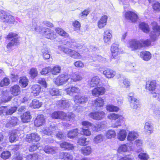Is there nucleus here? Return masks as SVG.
Wrapping results in <instances>:
<instances>
[{
	"label": "nucleus",
	"mask_w": 160,
	"mask_h": 160,
	"mask_svg": "<svg viewBox=\"0 0 160 160\" xmlns=\"http://www.w3.org/2000/svg\"><path fill=\"white\" fill-rule=\"evenodd\" d=\"M78 136H79V133L77 131H70L67 134L68 137L71 139H73Z\"/></svg>",
	"instance_id": "obj_44"
},
{
	"label": "nucleus",
	"mask_w": 160,
	"mask_h": 160,
	"mask_svg": "<svg viewBox=\"0 0 160 160\" xmlns=\"http://www.w3.org/2000/svg\"><path fill=\"white\" fill-rule=\"evenodd\" d=\"M90 12V11L88 10H85L79 15V18L83 19L87 16Z\"/></svg>",
	"instance_id": "obj_57"
},
{
	"label": "nucleus",
	"mask_w": 160,
	"mask_h": 160,
	"mask_svg": "<svg viewBox=\"0 0 160 160\" xmlns=\"http://www.w3.org/2000/svg\"><path fill=\"white\" fill-rule=\"evenodd\" d=\"M103 140V138L102 135H98L96 136L93 139V142L95 144H98L102 142Z\"/></svg>",
	"instance_id": "obj_51"
},
{
	"label": "nucleus",
	"mask_w": 160,
	"mask_h": 160,
	"mask_svg": "<svg viewBox=\"0 0 160 160\" xmlns=\"http://www.w3.org/2000/svg\"><path fill=\"white\" fill-rule=\"evenodd\" d=\"M138 136V133L134 131H130L127 137L128 140L130 141H133L136 138H137Z\"/></svg>",
	"instance_id": "obj_29"
},
{
	"label": "nucleus",
	"mask_w": 160,
	"mask_h": 160,
	"mask_svg": "<svg viewBox=\"0 0 160 160\" xmlns=\"http://www.w3.org/2000/svg\"><path fill=\"white\" fill-rule=\"evenodd\" d=\"M111 51L112 53V56L113 57L112 58L111 60L112 61L115 60V62L118 63V59L116 58L115 57L118 55L119 51L118 45L114 43L113 44L111 47Z\"/></svg>",
	"instance_id": "obj_10"
},
{
	"label": "nucleus",
	"mask_w": 160,
	"mask_h": 160,
	"mask_svg": "<svg viewBox=\"0 0 160 160\" xmlns=\"http://www.w3.org/2000/svg\"><path fill=\"white\" fill-rule=\"evenodd\" d=\"M11 156L10 152L8 150L4 151L2 152L1 154V158L3 160H7Z\"/></svg>",
	"instance_id": "obj_40"
},
{
	"label": "nucleus",
	"mask_w": 160,
	"mask_h": 160,
	"mask_svg": "<svg viewBox=\"0 0 160 160\" xmlns=\"http://www.w3.org/2000/svg\"><path fill=\"white\" fill-rule=\"evenodd\" d=\"M70 78L72 82H76L81 80L82 79V77L79 72H76L71 75Z\"/></svg>",
	"instance_id": "obj_20"
},
{
	"label": "nucleus",
	"mask_w": 160,
	"mask_h": 160,
	"mask_svg": "<svg viewBox=\"0 0 160 160\" xmlns=\"http://www.w3.org/2000/svg\"><path fill=\"white\" fill-rule=\"evenodd\" d=\"M57 105L59 107L62 109H66L68 108L70 104L68 101L62 100L58 101Z\"/></svg>",
	"instance_id": "obj_22"
},
{
	"label": "nucleus",
	"mask_w": 160,
	"mask_h": 160,
	"mask_svg": "<svg viewBox=\"0 0 160 160\" xmlns=\"http://www.w3.org/2000/svg\"><path fill=\"white\" fill-rule=\"evenodd\" d=\"M28 79L25 77H21L19 81L21 86L24 88L25 87L28 85Z\"/></svg>",
	"instance_id": "obj_41"
},
{
	"label": "nucleus",
	"mask_w": 160,
	"mask_h": 160,
	"mask_svg": "<svg viewBox=\"0 0 160 160\" xmlns=\"http://www.w3.org/2000/svg\"><path fill=\"white\" fill-rule=\"evenodd\" d=\"M65 91L67 92V94L72 96L73 93H78L79 92L80 89L77 87L73 86L71 88L66 89Z\"/></svg>",
	"instance_id": "obj_27"
},
{
	"label": "nucleus",
	"mask_w": 160,
	"mask_h": 160,
	"mask_svg": "<svg viewBox=\"0 0 160 160\" xmlns=\"http://www.w3.org/2000/svg\"><path fill=\"white\" fill-rule=\"evenodd\" d=\"M108 17L106 15L102 16L98 22V26L99 28H104L107 24Z\"/></svg>",
	"instance_id": "obj_18"
},
{
	"label": "nucleus",
	"mask_w": 160,
	"mask_h": 160,
	"mask_svg": "<svg viewBox=\"0 0 160 160\" xmlns=\"http://www.w3.org/2000/svg\"><path fill=\"white\" fill-rule=\"evenodd\" d=\"M72 25L74 27L75 30L79 29L81 26L80 23L77 20L74 21L72 23Z\"/></svg>",
	"instance_id": "obj_63"
},
{
	"label": "nucleus",
	"mask_w": 160,
	"mask_h": 160,
	"mask_svg": "<svg viewBox=\"0 0 160 160\" xmlns=\"http://www.w3.org/2000/svg\"><path fill=\"white\" fill-rule=\"evenodd\" d=\"M32 93L34 96H38L41 91V87L38 85L36 84L33 85L31 88Z\"/></svg>",
	"instance_id": "obj_21"
},
{
	"label": "nucleus",
	"mask_w": 160,
	"mask_h": 160,
	"mask_svg": "<svg viewBox=\"0 0 160 160\" xmlns=\"http://www.w3.org/2000/svg\"><path fill=\"white\" fill-rule=\"evenodd\" d=\"M138 157L141 160H148L149 158L148 155L144 152H141L138 155Z\"/></svg>",
	"instance_id": "obj_53"
},
{
	"label": "nucleus",
	"mask_w": 160,
	"mask_h": 160,
	"mask_svg": "<svg viewBox=\"0 0 160 160\" xmlns=\"http://www.w3.org/2000/svg\"><path fill=\"white\" fill-rule=\"evenodd\" d=\"M39 157L37 154H30L28 156V160H38Z\"/></svg>",
	"instance_id": "obj_62"
},
{
	"label": "nucleus",
	"mask_w": 160,
	"mask_h": 160,
	"mask_svg": "<svg viewBox=\"0 0 160 160\" xmlns=\"http://www.w3.org/2000/svg\"><path fill=\"white\" fill-rule=\"evenodd\" d=\"M106 108L108 111L111 112H117L119 110L118 107L111 105L107 106Z\"/></svg>",
	"instance_id": "obj_42"
},
{
	"label": "nucleus",
	"mask_w": 160,
	"mask_h": 160,
	"mask_svg": "<svg viewBox=\"0 0 160 160\" xmlns=\"http://www.w3.org/2000/svg\"><path fill=\"white\" fill-rule=\"evenodd\" d=\"M88 116L93 119L100 120L105 117V113L103 111H94L89 113Z\"/></svg>",
	"instance_id": "obj_6"
},
{
	"label": "nucleus",
	"mask_w": 160,
	"mask_h": 160,
	"mask_svg": "<svg viewBox=\"0 0 160 160\" xmlns=\"http://www.w3.org/2000/svg\"><path fill=\"white\" fill-rule=\"evenodd\" d=\"M68 43H71L70 47L73 49H76L79 48V47H80L78 44L75 42L74 40H72L70 42H67L66 43L67 44H68Z\"/></svg>",
	"instance_id": "obj_56"
},
{
	"label": "nucleus",
	"mask_w": 160,
	"mask_h": 160,
	"mask_svg": "<svg viewBox=\"0 0 160 160\" xmlns=\"http://www.w3.org/2000/svg\"><path fill=\"white\" fill-rule=\"evenodd\" d=\"M38 72L36 68H32L30 70L29 74L31 77L33 78H35L38 75Z\"/></svg>",
	"instance_id": "obj_54"
},
{
	"label": "nucleus",
	"mask_w": 160,
	"mask_h": 160,
	"mask_svg": "<svg viewBox=\"0 0 160 160\" xmlns=\"http://www.w3.org/2000/svg\"><path fill=\"white\" fill-rule=\"evenodd\" d=\"M42 33L45 37L48 39H53L57 37L54 31L48 28H43L42 30Z\"/></svg>",
	"instance_id": "obj_5"
},
{
	"label": "nucleus",
	"mask_w": 160,
	"mask_h": 160,
	"mask_svg": "<svg viewBox=\"0 0 160 160\" xmlns=\"http://www.w3.org/2000/svg\"><path fill=\"white\" fill-rule=\"evenodd\" d=\"M51 68L48 67L43 68L40 72V73L42 75H45L48 74L50 72H51Z\"/></svg>",
	"instance_id": "obj_61"
},
{
	"label": "nucleus",
	"mask_w": 160,
	"mask_h": 160,
	"mask_svg": "<svg viewBox=\"0 0 160 160\" xmlns=\"http://www.w3.org/2000/svg\"><path fill=\"white\" fill-rule=\"evenodd\" d=\"M42 105V102H39V101L36 99L33 100L30 103V105L31 107L33 108H39Z\"/></svg>",
	"instance_id": "obj_38"
},
{
	"label": "nucleus",
	"mask_w": 160,
	"mask_h": 160,
	"mask_svg": "<svg viewBox=\"0 0 160 160\" xmlns=\"http://www.w3.org/2000/svg\"><path fill=\"white\" fill-rule=\"evenodd\" d=\"M70 57L74 59H80L82 58V55L76 51L72 50L70 54Z\"/></svg>",
	"instance_id": "obj_46"
},
{
	"label": "nucleus",
	"mask_w": 160,
	"mask_h": 160,
	"mask_svg": "<svg viewBox=\"0 0 160 160\" xmlns=\"http://www.w3.org/2000/svg\"><path fill=\"white\" fill-rule=\"evenodd\" d=\"M140 58L145 61H148L152 58L151 53L148 51H143L141 52L140 53Z\"/></svg>",
	"instance_id": "obj_15"
},
{
	"label": "nucleus",
	"mask_w": 160,
	"mask_h": 160,
	"mask_svg": "<svg viewBox=\"0 0 160 160\" xmlns=\"http://www.w3.org/2000/svg\"><path fill=\"white\" fill-rule=\"evenodd\" d=\"M112 35L109 30H106L103 34V40L105 43L108 44L110 42Z\"/></svg>",
	"instance_id": "obj_19"
},
{
	"label": "nucleus",
	"mask_w": 160,
	"mask_h": 160,
	"mask_svg": "<svg viewBox=\"0 0 160 160\" xmlns=\"http://www.w3.org/2000/svg\"><path fill=\"white\" fill-rule=\"evenodd\" d=\"M125 18L132 22H135L137 20L138 16L134 12L128 11L125 12L124 14Z\"/></svg>",
	"instance_id": "obj_9"
},
{
	"label": "nucleus",
	"mask_w": 160,
	"mask_h": 160,
	"mask_svg": "<svg viewBox=\"0 0 160 160\" xmlns=\"http://www.w3.org/2000/svg\"><path fill=\"white\" fill-rule=\"evenodd\" d=\"M107 117L109 119L115 120L118 118H120L121 117L122 118V117L121 115L114 113H112L109 114L108 115Z\"/></svg>",
	"instance_id": "obj_48"
},
{
	"label": "nucleus",
	"mask_w": 160,
	"mask_h": 160,
	"mask_svg": "<svg viewBox=\"0 0 160 160\" xmlns=\"http://www.w3.org/2000/svg\"><path fill=\"white\" fill-rule=\"evenodd\" d=\"M49 91L50 94L52 96L58 95L60 93L59 90L55 88H49Z\"/></svg>",
	"instance_id": "obj_52"
},
{
	"label": "nucleus",
	"mask_w": 160,
	"mask_h": 160,
	"mask_svg": "<svg viewBox=\"0 0 160 160\" xmlns=\"http://www.w3.org/2000/svg\"><path fill=\"white\" fill-rule=\"evenodd\" d=\"M65 119L67 121H70L71 119H73L75 117V115L72 112H69L66 113Z\"/></svg>",
	"instance_id": "obj_58"
},
{
	"label": "nucleus",
	"mask_w": 160,
	"mask_h": 160,
	"mask_svg": "<svg viewBox=\"0 0 160 160\" xmlns=\"http://www.w3.org/2000/svg\"><path fill=\"white\" fill-rule=\"evenodd\" d=\"M45 119L42 115H38L34 120V125L36 127H40L44 123Z\"/></svg>",
	"instance_id": "obj_13"
},
{
	"label": "nucleus",
	"mask_w": 160,
	"mask_h": 160,
	"mask_svg": "<svg viewBox=\"0 0 160 160\" xmlns=\"http://www.w3.org/2000/svg\"><path fill=\"white\" fill-rule=\"evenodd\" d=\"M115 136L116 133L114 131H108L106 134V137L108 139L114 138Z\"/></svg>",
	"instance_id": "obj_59"
},
{
	"label": "nucleus",
	"mask_w": 160,
	"mask_h": 160,
	"mask_svg": "<svg viewBox=\"0 0 160 160\" xmlns=\"http://www.w3.org/2000/svg\"><path fill=\"white\" fill-rule=\"evenodd\" d=\"M20 43L19 41L18 38H14L7 45L8 49H10L12 46L15 45H18Z\"/></svg>",
	"instance_id": "obj_32"
},
{
	"label": "nucleus",
	"mask_w": 160,
	"mask_h": 160,
	"mask_svg": "<svg viewBox=\"0 0 160 160\" xmlns=\"http://www.w3.org/2000/svg\"><path fill=\"white\" fill-rule=\"evenodd\" d=\"M0 18L3 22L12 24L16 23L14 17L12 16L7 15L4 11H0Z\"/></svg>",
	"instance_id": "obj_3"
},
{
	"label": "nucleus",
	"mask_w": 160,
	"mask_h": 160,
	"mask_svg": "<svg viewBox=\"0 0 160 160\" xmlns=\"http://www.w3.org/2000/svg\"><path fill=\"white\" fill-rule=\"evenodd\" d=\"M21 119L23 122H28L30 121L31 118V116L30 115V112H26L21 116Z\"/></svg>",
	"instance_id": "obj_35"
},
{
	"label": "nucleus",
	"mask_w": 160,
	"mask_h": 160,
	"mask_svg": "<svg viewBox=\"0 0 160 160\" xmlns=\"http://www.w3.org/2000/svg\"><path fill=\"white\" fill-rule=\"evenodd\" d=\"M82 125L83 126V130H88L89 129H96L98 128H100V126H98L97 128L96 126H94L91 122L88 121H84L82 122Z\"/></svg>",
	"instance_id": "obj_12"
},
{
	"label": "nucleus",
	"mask_w": 160,
	"mask_h": 160,
	"mask_svg": "<svg viewBox=\"0 0 160 160\" xmlns=\"http://www.w3.org/2000/svg\"><path fill=\"white\" fill-rule=\"evenodd\" d=\"M10 92L13 96H17L20 93V88L18 85H14L11 87Z\"/></svg>",
	"instance_id": "obj_23"
},
{
	"label": "nucleus",
	"mask_w": 160,
	"mask_h": 160,
	"mask_svg": "<svg viewBox=\"0 0 160 160\" xmlns=\"http://www.w3.org/2000/svg\"><path fill=\"white\" fill-rule=\"evenodd\" d=\"M17 137L18 135L16 133H12L9 138L10 142H15Z\"/></svg>",
	"instance_id": "obj_60"
},
{
	"label": "nucleus",
	"mask_w": 160,
	"mask_h": 160,
	"mask_svg": "<svg viewBox=\"0 0 160 160\" xmlns=\"http://www.w3.org/2000/svg\"><path fill=\"white\" fill-rule=\"evenodd\" d=\"M61 70V68L58 65L55 66L53 68H51V72L53 75H57L60 73Z\"/></svg>",
	"instance_id": "obj_43"
},
{
	"label": "nucleus",
	"mask_w": 160,
	"mask_h": 160,
	"mask_svg": "<svg viewBox=\"0 0 160 160\" xmlns=\"http://www.w3.org/2000/svg\"><path fill=\"white\" fill-rule=\"evenodd\" d=\"M141 47L142 44L138 41L135 39L131 40L128 42V47L132 50H136Z\"/></svg>",
	"instance_id": "obj_8"
},
{
	"label": "nucleus",
	"mask_w": 160,
	"mask_h": 160,
	"mask_svg": "<svg viewBox=\"0 0 160 160\" xmlns=\"http://www.w3.org/2000/svg\"><path fill=\"white\" fill-rule=\"evenodd\" d=\"M88 98L86 96H83L81 97L79 96L76 95L74 98V101L76 103L83 104L86 103L88 101Z\"/></svg>",
	"instance_id": "obj_14"
},
{
	"label": "nucleus",
	"mask_w": 160,
	"mask_h": 160,
	"mask_svg": "<svg viewBox=\"0 0 160 160\" xmlns=\"http://www.w3.org/2000/svg\"><path fill=\"white\" fill-rule=\"evenodd\" d=\"M40 139L39 135L37 133H32L27 135L26 137V141L29 142H37Z\"/></svg>",
	"instance_id": "obj_11"
},
{
	"label": "nucleus",
	"mask_w": 160,
	"mask_h": 160,
	"mask_svg": "<svg viewBox=\"0 0 160 160\" xmlns=\"http://www.w3.org/2000/svg\"><path fill=\"white\" fill-rule=\"evenodd\" d=\"M103 74L108 78H113L116 74L115 72L112 70H106L103 71Z\"/></svg>",
	"instance_id": "obj_30"
},
{
	"label": "nucleus",
	"mask_w": 160,
	"mask_h": 160,
	"mask_svg": "<svg viewBox=\"0 0 160 160\" xmlns=\"http://www.w3.org/2000/svg\"><path fill=\"white\" fill-rule=\"evenodd\" d=\"M139 27L143 32L146 33H148L150 30L149 26L144 22L141 23L139 24Z\"/></svg>",
	"instance_id": "obj_36"
},
{
	"label": "nucleus",
	"mask_w": 160,
	"mask_h": 160,
	"mask_svg": "<svg viewBox=\"0 0 160 160\" xmlns=\"http://www.w3.org/2000/svg\"><path fill=\"white\" fill-rule=\"evenodd\" d=\"M60 146L61 148L65 150H72L74 148L73 144L66 142L61 143Z\"/></svg>",
	"instance_id": "obj_24"
},
{
	"label": "nucleus",
	"mask_w": 160,
	"mask_h": 160,
	"mask_svg": "<svg viewBox=\"0 0 160 160\" xmlns=\"http://www.w3.org/2000/svg\"><path fill=\"white\" fill-rule=\"evenodd\" d=\"M100 79L98 77H94L92 78L90 83V86L91 87H96L100 83Z\"/></svg>",
	"instance_id": "obj_33"
},
{
	"label": "nucleus",
	"mask_w": 160,
	"mask_h": 160,
	"mask_svg": "<svg viewBox=\"0 0 160 160\" xmlns=\"http://www.w3.org/2000/svg\"><path fill=\"white\" fill-rule=\"evenodd\" d=\"M18 120L16 117H14L13 118L10 120L9 122L6 124V126L7 127L14 126L17 123Z\"/></svg>",
	"instance_id": "obj_45"
},
{
	"label": "nucleus",
	"mask_w": 160,
	"mask_h": 160,
	"mask_svg": "<svg viewBox=\"0 0 160 160\" xmlns=\"http://www.w3.org/2000/svg\"><path fill=\"white\" fill-rule=\"evenodd\" d=\"M69 78L68 74L66 73L61 74L55 79L54 82L58 86L62 85L66 83Z\"/></svg>",
	"instance_id": "obj_4"
},
{
	"label": "nucleus",
	"mask_w": 160,
	"mask_h": 160,
	"mask_svg": "<svg viewBox=\"0 0 160 160\" xmlns=\"http://www.w3.org/2000/svg\"><path fill=\"white\" fill-rule=\"evenodd\" d=\"M118 151L120 153L122 152H125L128 151V149L127 146L125 144L121 145L118 148Z\"/></svg>",
	"instance_id": "obj_55"
},
{
	"label": "nucleus",
	"mask_w": 160,
	"mask_h": 160,
	"mask_svg": "<svg viewBox=\"0 0 160 160\" xmlns=\"http://www.w3.org/2000/svg\"><path fill=\"white\" fill-rule=\"evenodd\" d=\"M55 30L58 34L64 38L68 37V34L61 28H56Z\"/></svg>",
	"instance_id": "obj_34"
},
{
	"label": "nucleus",
	"mask_w": 160,
	"mask_h": 160,
	"mask_svg": "<svg viewBox=\"0 0 160 160\" xmlns=\"http://www.w3.org/2000/svg\"><path fill=\"white\" fill-rule=\"evenodd\" d=\"M126 136V131H119L118 133L117 137L120 141H122L125 140Z\"/></svg>",
	"instance_id": "obj_39"
},
{
	"label": "nucleus",
	"mask_w": 160,
	"mask_h": 160,
	"mask_svg": "<svg viewBox=\"0 0 160 160\" xmlns=\"http://www.w3.org/2000/svg\"><path fill=\"white\" fill-rule=\"evenodd\" d=\"M152 31L149 33L150 40L152 42H154L158 40L160 35V26L153 22L152 23Z\"/></svg>",
	"instance_id": "obj_1"
},
{
	"label": "nucleus",
	"mask_w": 160,
	"mask_h": 160,
	"mask_svg": "<svg viewBox=\"0 0 160 160\" xmlns=\"http://www.w3.org/2000/svg\"><path fill=\"white\" fill-rule=\"evenodd\" d=\"M157 83L155 80L148 81L147 82L146 88L150 92L152 96L156 98L160 90H157Z\"/></svg>",
	"instance_id": "obj_2"
},
{
	"label": "nucleus",
	"mask_w": 160,
	"mask_h": 160,
	"mask_svg": "<svg viewBox=\"0 0 160 160\" xmlns=\"http://www.w3.org/2000/svg\"><path fill=\"white\" fill-rule=\"evenodd\" d=\"M130 105L132 108L135 110L140 107L139 101L137 99H132L130 102Z\"/></svg>",
	"instance_id": "obj_28"
},
{
	"label": "nucleus",
	"mask_w": 160,
	"mask_h": 160,
	"mask_svg": "<svg viewBox=\"0 0 160 160\" xmlns=\"http://www.w3.org/2000/svg\"><path fill=\"white\" fill-rule=\"evenodd\" d=\"M151 109L153 110L154 117L157 120H160V108L158 107L154 108L153 107Z\"/></svg>",
	"instance_id": "obj_31"
},
{
	"label": "nucleus",
	"mask_w": 160,
	"mask_h": 160,
	"mask_svg": "<svg viewBox=\"0 0 160 160\" xmlns=\"http://www.w3.org/2000/svg\"><path fill=\"white\" fill-rule=\"evenodd\" d=\"M17 109V107H13L9 109H7L6 107L5 113L6 115H12L16 111Z\"/></svg>",
	"instance_id": "obj_49"
},
{
	"label": "nucleus",
	"mask_w": 160,
	"mask_h": 160,
	"mask_svg": "<svg viewBox=\"0 0 160 160\" xmlns=\"http://www.w3.org/2000/svg\"><path fill=\"white\" fill-rule=\"evenodd\" d=\"M58 149L56 147L49 145L45 146L43 149L44 152L48 154H53L57 152Z\"/></svg>",
	"instance_id": "obj_16"
},
{
	"label": "nucleus",
	"mask_w": 160,
	"mask_h": 160,
	"mask_svg": "<svg viewBox=\"0 0 160 160\" xmlns=\"http://www.w3.org/2000/svg\"><path fill=\"white\" fill-rule=\"evenodd\" d=\"M80 151L81 153L85 156L89 155L92 152L91 148L89 146L82 147Z\"/></svg>",
	"instance_id": "obj_25"
},
{
	"label": "nucleus",
	"mask_w": 160,
	"mask_h": 160,
	"mask_svg": "<svg viewBox=\"0 0 160 160\" xmlns=\"http://www.w3.org/2000/svg\"><path fill=\"white\" fill-rule=\"evenodd\" d=\"M10 83V80L8 78H5L1 80L0 83L1 87H4L8 85Z\"/></svg>",
	"instance_id": "obj_50"
},
{
	"label": "nucleus",
	"mask_w": 160,
	"mask_h": 160,
	"mask_svg": "<svg viewBox=\"0 0 160 160\" xmlns=\"http://www.w3.org/2000/svg\"><path fill=\"white\" fill-rule=\"evenodd\" d=\"M106 92V88L102 86L97 87L92 89V93L93 96L98 97L104 95Z\"/></svg>",
	"instance_id": "obj_7"
},
{
	"label": "nucleus",
	"mask_w": 160,
	"mask_h": 160,
	"mask_svg": "<svg viewBox=\"0 0 160 160\" xmlns=\"http://www.w3.org/2000/svg\"><path fill=\"white\" fill-rule=\"evenodd\" d=\"M104 100L102 98L98 97L92 101V104L93 106L101 107L104 105Z\"/></svg>",
	"instance_id": "obj_17"
},
{
	"label": "nucleus",
	"mask_w": 160,
	"mask_h": 160,
	"mask_svg": "<svg viewBox=\"0 0 160 160\" xmlns=\"http://www.w3.org/2000/svg\"><path fill=\"white\" fill-rule=\"evenodd\" d=\"M153 9L156 12L160 11V3L156 2L154 3L152 6Z\"/></svg>",
	"instance_id": "obj_64"
},
{
	"label": "nucleus",
	"mask_w": 160,
	"mask_h": 160,
	"mask_svg": "<svg viewBox=\"0 0 160 160\" xmlns=\"http://www.w3.org/2000/svg\"><path fill=\"white\" fill-rule=\"evenodd\" d=\"M59 158L63 160H72L73 157L72 155L68 152H62L60 153Z\"/></svg>",
	"instance_id": "obj_26"
},
{
	"label": "nucleus",
	"mask_w": 160,
	"mask_h": 160,
	"mask_svg": "<svg viewBox=\"0 0 160 160\" xmlns=\"http://www.w3.org/2000/svg\"><path fill=\"white\" fill-rule=\"evenodd\" d=\"M77 143L81 146L85 145L88 144V142L87 141V138L83 137L80 138L78 140Z\"/></svg>",
	"instance_id": "obj_47"
},
{
	"label": "nucleus",
	"mask_w": 160,
	"mask_h": 160,
	"mask_svg": "<svg viewBox=\"0 0 160 160\" xmlns=\"http://www.w3.org/2000/svg\"><path fill=\"white\" fill-rule=\"evenodd\" d=\"M58 49L59 50L63 52L66 54L70 56L72 50L68 48H66L65 46L61 45L58 47Z\"/></svg>",
	"instance_id": "obj_37"
}]
</instances>
